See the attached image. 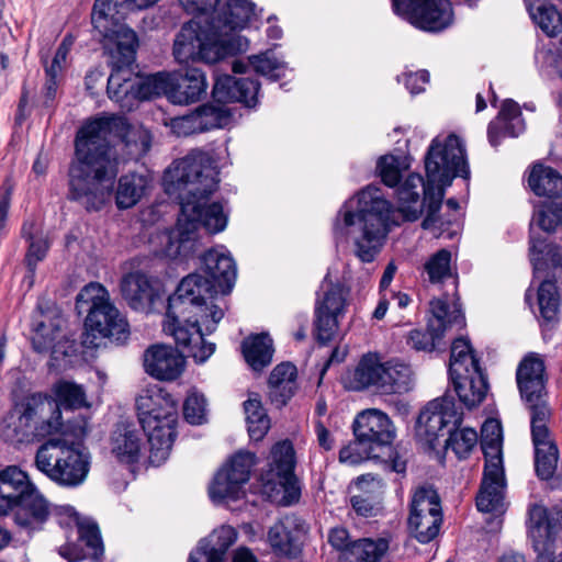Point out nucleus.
I'll list each match as a JSON object with an SVG mask.
<instances>
[{"label": "nucleus", "mask_w": 562, "mask_h": 562, "mask_svg": "<svg viewBox=\"0 0 562 562\" xmlns=\"http://www.w3.org/2000/svg\"><path fill=\"white\" fill-rule=\"evenodd\" d=\"M206 400L203 394L192 391L183 403V416L192 425H201L207 419Z\"/></svg>", "instance_id": "obj_59"}, {"label": "nucleus", "mask_w": 562, "mask_h": 562, "mask_svg": "<svg viewBox=\"0 0 562 562\" xmlns=\"http://www.w3.org/2000/svg\"><path fill=\"white\" fill-rule=\"evenodd\" d=\"M353 432L361 442L375 450L390 445L394 428L389 416L380 409L370 408L361 412L355 419Z\"/></svg>", "instance_id": "obj_23"}, {"label": "nucleus", "mask_w": 562, "mask_h": 562, "mask_svg": "<svg viewBox=\"0 0 562 562\" xmlns=\"http://www.w3.org/2000/svg\"><path fill=\"white\" fill-rule=\"evenodd\" d=\"M437 330L426 331L414 329L407 337V344L417 351H432L443 335H436Z\"/></svg>", "instance_id": "obj_64"}, {"label": "nucleus", "mask_w": 562, "mask_h": 562, "mask_svg": "<svg viewBox=\"0 0 562 562\" xmlns=\"http://www.w3.org/2000/svg\"><path fill=\"white\" fill-rule=\"evenodd\" d=\"M516 379L526 402L539 400L544 391V363L537 353L527 355L519 363Z\"/></svg>", "instance_id": "obj_29"}, {"label": "nucleus", "mask_w": 562, "mask_h": 562, "mask_svg": "<svg viewBox=\"0 0 562 562\" xmlns=\"http://www.w3.org/2000/svg\"><path fill=\"white\" fill-rule=\"evenodd\" d=\"M269 396L278 406H284L297 390V369L290 361L277 364L268 376Z\"/></svg>", "instance_id": "obj_33"}, {"label": "nucleus", "mask_w": 562, "mask_h": 562, "mask_svg": "<svg viewBox=\"0 0 562 562\" xmlns=\"http://www.w3.org/2000/svg\"><path fill=\"white\" fill-rule=\"evenodd\" d=\"M136 409L140 427L147 435L149 460L159 465L169 457L176 437V404L168 393L154 386L137 396Z\"/></svg>", "instance_id": "obj_9"}, {"label": "nucleus", "mask_w": 562, "mask_h": 562, "mask_svg": "<svg viewBox=\"0 0 562 562\" xmlns=\"http://www.w3.org/2000/svg\"><path fill=\"white\" fill-rule=\"evenodd\" d=\"M378 457L379 454L372 446L361 442L358 438L339 451V461L348 465H356L367 459Z\"/></svg>", "instance_id": "obj_58"}, {"label": "nucleus", "mask_w": 562, "mask_h": 562, "mask_svg": "<svg viewBox=\"0 0 562 562\" xmlns=\"http://www.w3.org/2000/svg\"><path fill=\"white\" fill-rule=\"evenodd\" d=\"M462 412L452 397L442 396L427 404L417 420V435L431 448L440 436L449 435L451 429L460 426Z\"/></svg>", "instance_id": "obj_17"}, {"label": "nucleus", "mask_w": 562, "mask_h": 562, "mask_svg": "<svg viewBox=\"0 0 562 562\" xmlns=\"http://www.w3.org/2000/svg\"><path fill=\"white\" fill-rule=\"evenodd\" d=\"M231 116V112L225 105L206 103L190 114L172 119L171 128L178 136H189L222 128L229 123Z\"/></svg>", "instance_id": "obj_19"}, {"label": "nucleus", "mask_w": 562, "mask_h": 562, "mask_svg": "<svg viewBox=\"0 0 562 562\" xmlns=\"http://www.w3.org/2000/svg\"><path fill=\"white\" fill-rule=\"evenodd\" d=\"M158 0H95L91 21L110 55L112 72L108 94L122 110L132 111L143 100L161 94L164 79L155 75L139 77L130 69L135 60L138 41L135 32L122 22L133 10L145 9Z\"/></svg>", "instance_id": "obj_4"}, {"label": "nucleus", "mask_w": 562, "mask_h": 562, "mask_svg": "<svg viewBox=\"0 0 562 562\" xmlns=\"http://www.w3.org/2000/svg\"><path fill=\"white\" fill-rule=\"evenodd\" d=\"M143 429L134 422H119L110 437L111 453L121 463L133 464L142 456L144 448Z\"/></svg>", "instance_id": "obj_24"}, {"label": "nucleus", "mask_w": 562, "mask_h": 562, "mask_svg": "<svg viewBox=\"0 0 562 562\" xmlns=\"http://www.w3.org/2000/svg\"><path fill=\"white\" fill-rule=\"evenodd\" d=\"M248 65H250L256 72L273 80L283 77L288 70V65L284 61L273 58L270 50L260 55L248 56Z\"/></svg>", "instance_id": "obj_54"}, {"label": "nucleus", "mask_w": 562, "mask_h": 562, "mask_svg": "<svg viewBox=\"0 0 562 562\" xmlns=\"http://www.w3.org/2000/svg\"><path fill=\"white\" fill-rule=\"evenodd\" d=\"M503 436L501 424L495 419L486 420L482 426L481 447L485 457V467L497 470L503 465Z\"/></svg>", "instance_id": "obj_40"}, {"label": "nucleus", "mask_w": 562, "mask_h": 562, "mask_svg": "<svg viewBox=\"0 0 562 562\" xmlns=\"http://www.w3.org/2000/svg\"><path fill=\"white\" fill-rule=\"evenodd\" d=\"M450 379L460 402L469 409L479 406L486 397L488 382L482 368L450 374Z\"/></svg>", "instance_id": "obj_27"}, {"label": "nucleus", "mask_w": 562, "mask_h": 562, "mask_svg": "<svg viewBox=\"0 0 562 562\" xmlns=\"http://www.w3.org/2000/svg\"><path fill=\"white\" fill-rule=\"evenodd\" d=\"M246 452L238 450L216 471L209 483L207 494L215 505H231L246 494Z\"/></svg>", "instance_id": "obj_15"}, {"label": "nucleus", "mask_w": 562, "mask_h": 562, "mask_svg": "<svg viewBox=\"0 0 562 562\" xmlns=\"http://www.w3.org/2000/svg\"><path fill=\"white\" fill-rule=\"evenodd\" d=\"M110 136L120 138L132 159L144 156L150 148L149 132L142 125L130 124L123 116H101L85 123L75 139L68 196L88 211H98L109 201L119 172Z\"/></svg>", "instance_id": "obj_2"}, {"label": "nucleus", "mask_w": 562, "mask_h": 562, "mask_svg": "<svg viewBox=\"0 0 562 562\" xmlns=\"http://www.w3.org/2000/svg\"><path fill=\"white\" fill-rule=\"evenodd\" d=\"M442 521L440 499L430 486L418 487L411 502L408 526L420 543L430 542L439 532Z\"/></svg>", "instance_id": "obj_16"}, {"label": "nucleus", "mask_w": 562, "mask_h": 562, "mask_svg": "<svg viewBox=\"0 0 562 562\" xmlns=\"http://www.w3.org/2000/svg\"><path fill=\"white\" fill-rule=\"evenodd\" d=\"M121 292L128 305L136 311H147L157 295L149 278L143 273L126 274L121 281Z\"/></svg>", "instance_id": "obj_34"}, {"label": "nucleus", "mask_w": 562, "mask_h": 562, "mask_svg": "<svg viewBox=\"0 0 562 562\" xmlns=\"http://www.w3.org/2000/svg\"><path fill=\"white\" fill-rule=\"evenodd\" d=\"M276 349L273 339L269 333H260L248 336V367L257 373H261L273 360Z\"/></svg>", "instance_id": "obj_41"}, {"label": "nucleus", "mask_w": 562, "mask_h": 562, "mask_svg": "<svg viewBox=\"0 0 562 562\" xmlns=\"http://www.w3.org/2000/svg\"><path fill=\"white\" fill-rule=\"evenodd\" d=\"M279 488L276 491V484L267 482L263 484L265 493L270 499L280 506L289 507L296 505L302 496V484L295 474L280 476Z\"/></svg>", "instance_id": "obj_44"}, {"label": "nucleus", "mask_w": 562, "mask_h": 562, "mask_svg": "<svg viewBox=\"0 0 562 562\" xmlns=\"http://www.w3.org/2000/svg\"><path fill=\"white\" fill-rule=\"evenodd\" d=\"M481 369L472 347L465 338H458L451 345L449 374Z\"/></svg>", "instance_id": "obj_50"}, {"label": "nucleus", "mask_w": 562, "mask_h": 562, "mask_svg": "<svg viewBox=\"0 0 562 562\" xmlns=\"http://www.w3.org/2000/svg\"><path fill=\"white\" fill-rule=\"evenodd\" d=\"M538 305L541 316L546 321H553L557 317L560 297L554 282L543 281L538 289Z\"/></svg>", "instance_id": "obj_53"}, {"label": "nucleus", "mask_w": 562, "mask_h": 562, "mask_svg": "<svg viewBox=\"0 0 562 562\" xmlns=\"http://www.w3.org/2000/svg\"><path fill=\"white\" fill-rule=\"evenodd\" d=\"M52 392L55 396L53 401L59 408L64 406L66 408L77 409L88 406L85 389L82 385L75 382L60 380L53 385Z\"/></svg>", "instance_id": "obj_46"}, {"label": "nucleus", "mask_w": 562, "mask_h": 562, "mask_svg": "<svg viewBox=\"0 0 562 562\" xmlns=\"http://www.w3.org/2000/svg\"><path fill=\"white\" fill-rule=\"evenodd\" d=\"M271 428V419L257 394L248 396V437L259 441Z\"/></svg>", "instance_id": "obj_47"}, {"label": "nucleus", "mask_w": 562, "mask_h": 562, "mask_svg": "<svg viewBox=\"0 0 562 562\" xmlns=\"http://www.w3.org/2000/svg\"><path fill=\"white\" fill-rule=\"evenodd\" d=\"M389 542L383 538H362L351 542V546L339 555L340 562H379L386 553Z\"/></svg>", "instance_id": "obj_38"}, {"label": "nucleus", "mask_w": 562, "mask_h": 562, "mask_svg": "<svg viewBox=\"0 0 562 562\" xmlns=\"http://www.w3.org/2000/svg\"><path fill=\"white\" fill-rule=\"evenodd\" d=\"M383 380L382 394H403L414 386L411 367L394 360L386 362Z\"/></svg>", "instance_id": "obj_42"}, {"label": "nucleus", "mask_w": 562, "mask_h": 562, "mask_svg": "<svg viewBox=\"0 0 562 562\" xmlns=\"http://www.w3.org/2000/svg\"><path fill=\"white\" fill-rule=\"evenodd\" d=\"M77 308L88 306L86 333L82 345L88 348L99 346L100 338L124 341L128 336V324L119 310L110 302L109 293L100 283H89L77 295Z\"/></svg>", "instance_id": "obj_12"}, {"label": "nucleus", "mask_w": 562, "mask_h": 562, "mask_svg": "<svg viewBox=\"0 0 562 562\" xmlns=\"http://www.w3.org/2000/svg\"><path fill=\"white\" fill-rule=\"evenodd\" d=\"M237 530L228 525H223L201 539L193 550L196 554H203L204 559H213L224 562L227 550L237 541Z\"/></svg>", "instance_id": "obj_35"}, {"label": "nucleus", "mask_w": 562, "mask_h": 562, "mask_svg": "<svg viewBox=\"0 0 562 562\" xmlns=\"http://www.w3.org/2000/svg\"><path fill=\"white\" fill-rule=\"evenodd\" d=\"M149 178L144 173L130 172L120 177L115 190V204L120 210L131 209L145 195Z\"/></svg>", "instance_id": "obj_36"}, {"label": "nucleus", "mask_w": 562, "mask_h": 562, "mask_svg": "<svg viewBox=\"0 0 562 562\" xmlns=\"http://www.w3.org/2000/svg\"><path fill=\"white\" fill-rule=\"evenodd\" d=\"M34 488L26 473L18 467L11 465L0 471V515H7L18 501Z\"/></svg>", "instance_id": "obj_32"}, {"label": "nucleus", "mask_w": 562, "mask_h": 562, "mask_svg": "<svg viewBox=\"0 0 562 562\" xmlns=\"http://www.w3.org/2000/svg\"><path fill=\"white\" fill-rule=\"evenodd\" d=\"M64 318L55 313L47 317L45 321H41L36 324L34 335L32 337V344L37 352H48L57 359L58 355H67L65 349V335L63 333Z\"/></svg>", "instance_id": "obj_30"}, {"label": "nucleus", "mask_w": 562, "mask_h": 562, "mask_svg": "<svg viewBox=\"0 0 562 562\" xmlns=\"http://www.w3.org/2000/svg\"><path fill=\"white\" fill-rule=\"evenodd\" d=\"M392 7L395 14L428 32L442 31L453 21L449 0H392Z\"/></svg>", "instance_id": "obj_14"}, {"label": "nucleus", "mask_w": 562, "mask_h": 562, "mask_svg": "<svg viewBox=\"0 0 562 562\" xmlns=\"http://www.w3.org/2000/svg\"><path fill=\"white\" fill-rule=\"evenodd\" d=\"M234 16L223 21L222 13L210 20L196 18L183 24L173 42V56L180 64L203 61L214 64L235 55L241 46L239 32L244 27L246 0H228Z\"/></svg>", "instance_id": "obj_6"}, {"label": "nucleus", "mask_w": 562, "mask_h": 562, "mask_svg": "<svg viewBox=\"0 0 562 562\" xmlns=\"http://www.w3.org/2000/svg\"><path fill=\"white\" fill-rule=\"evenodd\" d=\"M32 228L33 224H24L22 231L23 235L30 240L26 263L29 269L34 272L36 265L45 258L49 244L44 237H34L31 233Z\"/></svg>", "instance_id": "obj_60"}, {"label": "nucleus", "mask_w": 562, "mask_h": 562, "mask_svg": "<svg viewBox=\"0 0 562 562\" xmlns=\"http://www.w3.org/2000/svg\"><path fill=\"white\" fill-rule=\"evenodd\" d=\"M430 313L432 317L428 322L430 330H437L436 335H445L448 328L462 326L464 317L462 312L456 306L450 310L445 300L435 299L430 302Z\"/></svg>", "instance_id": "obj_45"}, {"label": "nucleus", "mask_w": 562, "mask_h": 562, "mask_svg": "<svg viewBox=\"0 0 562 562\" xmlns=\"http://www.w3.org/2000/svg\"><path fill=\"white\" fill-rule=\"evenodd\" d=\"M505 487L504 467H497V470L484 467L481 488L476 496L477 509L483 513L504 512Z\"/></svg>", "instance_id": "obj_28"}, {"label": "nucleus", "mask_w": 562, "mask_h": 562, "mask_svg": "<svg viewBox=\"0 0 562 562\" xmlns=\"http://www.w3.org/2000/svg\"><path fill=\"white\" fill-rule=\"evenodd\" d=\"M531 412V435L532 440L539 441L541 438L551 437L547 423L550 418V409L548 405L542 401V396L539 400L533 398L532 402H528Z\"/></svg>", "instance_id": "obj_56"}, {"label": "nucleus", "mask_w": 562, "mask_h": 562, "mask_svg": "<svg viewBox=\"0 0 562 562\" xmlns=\"http://www.w3.org/2000/svg\"><path fill=\"white\" fill-rule=\"evenodd\" d=\"M427 182L417 173L409 175L397 189L398 212L414 222L423 214L424 229H440L443 225L438 212L445 188L454 177L468 178L469 167L462 140L454 134L432 139L425 157Z\"/></svg>", "instance_id": "obj_5"}, {"label": "nucleus", "mask_w": 562, "mask_h": 562, "mask_svg": "<svg viewBox=\"0 0 562 562\" xmlns=\"http://www.w3.org/2000/svg\"><path fill=\"white\" fill-rule=\"evenodd\" d=\"M390 220V202L382 196L380 188L368 186L356 200L341 206L334 232L349 238L352 252L361 262H372L383 247Z\"/></svg>", "instance_id": "obj_7"}, {"label": "nucleus", "mask_w": 562, "mask_h": 562, "mask_svg": "<svg viewBox=\"0 0 562 562\" xmlns=\"http://www.w3.org/2000/svg\"><path fill=\"white\" fill-rule=\"evenodd\" d=\"M535 446V468L541 480L552 479L558 469L559 450L551 437L532 440Z\"/></svg>", "instance_id": "obj_43"}, {"label": "nucleus", "mask_w": 562, "mask_h": 562, "mask_svg": "<svg viewBox=\"0 0 562 562\" xmlns=\"http://www.w3.org/2000/svg\"><path fill=\"white\" fill-rule=\"evenodd\" d=\"M533 22L548 35H557L562 30V18L553 7L539 5L530 12Z\"/></svg>", "instance_id": "obj_57"}, {"label": "nucleus", "mask_w": 562, "mask_h": 562, "mask_svg": "<svg viewBox=\"0 0 562 562\" xmlns=\"http://www.w3.org/2000/svg\"><path fill=\"white\" fill-rule=\"evenodd\" d=\"M548 257L553 266H562V247L554 245H546L542 241L536 243L531 240L530 246V261L533 265L535 270L542 268V257Z\"/></svg>", "instance_id": "obj_62"}, {"label": "nucleus", "mask_w": 562, "mask_h": 562, "mask_svg": "<svg viewBox=\"0 0 562 562\" xmlns=\"http://www.w3.org/2000/svg\"><path fill=\"white\" fill-rule=\"evenodd\" d=\"M136 409L140 427L147 435L149 460L159 465L169 457L176 437V404L168 393L154 386L137 396Z\"/></svg>", "instance_id": "obj_10"}, {"label": "nucleus", "mask_w": 562, "mask_h": 562, "mask_svg": "<svg viewBox=\"0 0 562 562\" xmlns=\"http://www.w3.org/2000/svg\"><path fill=\"white\" fill-rule=\"evenodd\" d=\"M164 184L166 192L179 200L181 211L173 229L157 232L149 241L157 255L188 257L198 246L200 228L216 234L227 225L223 205L207 203L217 187L213 161L206 153L193 150L166 170Z\"/></svg>", "instance_id": "obj_3"}, {"label": "nucleus", "mask_w": 562, "mask_h": 562, "mask_svg": "<svg viewBox=\"0 0 562 562\" xmlns=\"http://www.w3.org/2000/svg\"><path fill=\"white\" fill-rule=\"evenodd\" d=\"M201 270L205 276H187L168 299L162 325L164 331L196 363L205 362L215 351V344L205 340L202 326L210 334L224 316L212 300L217 294H228L237 277L235 261L224 249L207 250L202 257Z\"/></svg>", "instance_id": "obj_1"}, {"label": "nucleus", "mask_w": 562, "mask_h": 562, "mask_svg": "<svg viewBox=\"0 0 562 562\" xmlns=\"http://www.w3.org/2000/svg\"><path fill=\"white\" fill-rule=\"evenodd\" d=\"M184 356L176 348L157 344L144 352L146 373L160 381H173L184 371Z\"/></svg>", "instance_id": "obj_22"}, {"label": "nucleus", "mask_w": 562, "mask_h": 562, "mask_svg": "<svg viewBox=\"0 0 562 562\" xmlns=\"http://www.w3.org/2000/svg\"><path fill=\"white\" fill-rule=\"evenodd\" d=\"M528 184L538 196L562 195V175L551 167L535 165L529 173Z\"/></svg>", "instance_id": "obj_37"}, {"label": "nucleus", "mask_w": 562, "mask_h": 562, "mask_svg": "<svg viewBox=\"0 0 562 562\" xmlns=\"http://www.w3.org/2000/svg\"><path fill=\"white\" fill-rule=\"evenodd\" d=\"M350 304V289L330 280V271L324 277L315 300V335L317 341L327 344L338 333Z\"/></svg>", "instance_id": "obj_13"}, {"label": "nucleus", "mask_w": 562, "mask_h": 562, "mask_svg": "<svg viewBox=\"0 0 562 562\" xmlns=\"http://www.w3.org/2000/svg\"><path fill=\"white\" fill-rule=\"evenodd\" d=\"M70 515L75 516L79 540L85 543L89 552L83 554L76 546H64L59 549V554L68 562H78L85 558L99 561L103 555L104 549L98 525L89 518L78 517L72 510Z\"/></svg>", "instance_id": "obj_26"}, {"label": "nucleus", "mask_w": 562, "mask_h": 562, "mask_svg": "<svg viewBox=\"0 0 562 562\" xmlns=\"http://www.w3.org/2000/svg\"><path fill=\"white\" fill-rule=\"evenodd\" d=\"M9 512L14 524L30 533L43 527L49 517L50 508L44 496L34 488L18 501Z\"/></svg>", "instance_id": "obj_25"}, {"label": "nucleus", "mask_w": 562, "mask_h": 562, "mask_svg": "<svg viewBox=\"0 0 562 562\" xmlns=\"http://www.w3.org/2000/svg\"><path fill=\"white\" fill-rule=\"evenodd\" d=\"M532 223L544 232L562 228V201L539 209L532 217Z\"/></svg>", "instance_id": "obj_61"}, {"label": "nucleus", "mask_w": 562, "mask_h": 562, "mask_svg": "<svg viewBox=\"0 0 562 562\" xmlns=\"http://www.w3.org/2000/svg\"><path fill=\"white\" fill-rule=\"evenodd\" d=\"M425 270L431 283L442 282L450 278L452 276L451 252L447 249L438 250L425 263Z\"/></svg>", "instance_id": "obj_55"}, {"label": "nucleus", "mask_w": 562, "mask_h": 562, "mask_svg": "<svg viewBox=\"0 0 562 562\" xmlns=\"http://www.w3.org/2000/svg\"><path fill=\"white\" fill-rule=\"evenodd\" d=\"M213 97L223 102H246V82L243 78H235L231 75L217 77L213 87Z\"/></svg>", "instance_id": "obj_48"}, {"label": "nucleus", "mask_w": 562, "mask_h": 562, "mask_svg": "<svg viewBox=\"0 0 562 562\" xmlns=\"http://www.w3.org/2000/svg\"><path fill=\"white\" fill-rule=\"evenodd\" d=\"M179 2L187 12L200 14L199 18L209 20L216 13H222L223 21L231 20L234 18L232 11H236L234 7L227 8L228 0L220 8H217L220 0H179Z\"/></svg>", "instance_id": "obj_51"}, {"label": "nucleus", "mask_w": 562, "mask_h": 562, "mask_svg": "<svg viewBox=\"0 0 562 562\" xmlns=\"http://www.w3.org/2000/svg\"><path fill=\"white\" fill-rule=\"evenodd\" d=\"M156 77H161L165 81L161 94H166L175 104L196 102L206 93V78L199 68H189L184 74H179L175 77L169 74L158 72Z\"/></svg>", "instance_id": "obj_20"}, {"label": "nucleus", "mask_w": 562, "mask_h": 562, "mask_svg": "<svg viewBox=\"0 0 562 562\" xmlns=\"http://www.w3.org/2000/svg\"><path fill=\"white\" fill-rule=\"evenodd\" d=\"M295 451L290 440H282L271 449L270 471L277 477L295 474Z\"/></svg>", "instance_id": "obj_49"}, {"label": "nucleus", "mask_w": 562, "mask_h": 562, "mask_svg": "<svg viewBox=\"0 0 562 562\" xmlns=\"http://www.w3.org/2000/svg\"><path fill=\"white\" fill-rule=\"evenodd\" d=\"M562 531V514L540 505L529 510V536L537 552V562H562V552L554 555V541Z\"/></svg>", "instance_id": "obj_18"}, {"label": "nucleus", "mask_w": 562, "mask_h": 562, "mask_svg": "<svg viewBox=\"0 0 562 562\" xmlns=\"http://www.w3.org/2000/svg\"><path fill=\"white\" fill-rule=\"evenodd\" d=\"M376 169L384 184L394 187L398 183L402 172V164L398 157L393 155L380 157Z\"/></svg>", "instance_id": "obj_63"}, {"label": "nucleus", "mask_w": 562, "mask_h": 562, "mask_svg": "<svg viewBox=\"0 0 562 562\" xmlns=\"http://www.w3.org/2000/svg\"><path fill=\"white\" fill-rule=\"evenodd\" d=\"M35 467L57 485L77 487L88 476L90 456L80 443L54 438L37 449Z\"/></svg>", "instance_id": "obj_11"}, {"label": "nucleus", "mask_w": 562, "mask_h": 562, "mask_svg": "<svg viewBox=\"0 0 562 562\" xmlns=\"http://www.w3.org/2000/svg\"><path fill=\"white\" fill-rule=\"evenodd\" d=\"M306 533L304 520L296 515H285L268 530V542L272 550L282 557L297 558L302 551Z\"/></svg>", "instance_id": "obj_21"}, {"label": "nucleus", "mask_w": 562, "mask_h": 562, "mask_svg": "<svg viewBox=\"0 0 562 562\" xmlns=\"http://www.w3.org/2000/svg\"><path fill=\"white\" fill-rule=\"evenodd\" d=\"M525 131L521 111L514 100L507 99L495 121L488 124L487 137L492 146L496 147L504 136L517 137Z\"/></svg>", "instance_id": "obj_31"}, {"label": "nucleus", "mask_w": 562, "mask_h": 562, "mask_svg": "<svg viewBox=\"0 0 562 562\" xmlns=\"http://www.w3.org/2000/svg\"><path fill=\"white\" fill-rule=\"evenodd\" d=\"M446 448L451 449L459 459L467 458L477 443V432L475 429L464 427L453 428L445 441Z\"/></svg>", "instance_id": "obj_52"}, {"label": "nucleus", "mask_w": 562, "mask_h": 562, "mask_svg": "<svg viewBox=\"0 0 562 562\" xmlns=\"http://www.w3.org/2000/svg\"><path fill=\"white\" fill-rule=\"evenodd\" d=\"M386 362H381L376 356H364L353 372V381L356 390L373 387L379 393H382V383L384 382L383 375Z\"/></svg>", "instance_id": "obj_39"}, {"label": "nucleus", "mask_w": 562, "mask_h": 562, "mask_svg": "<svg viewBox=\"0 0 562 562\" xmlns=\"http://www.w3.org/2000/svg\"><path fill=\"white\" fill-rule=\"evenodd\" d=\"M63 416L58 405L42 393L25 396L4 420L1 436L12 445L29 443L60 432Z\"/></svg>", "instance_id": "obj_8"}]
</instances>
